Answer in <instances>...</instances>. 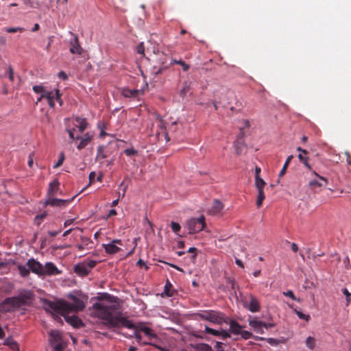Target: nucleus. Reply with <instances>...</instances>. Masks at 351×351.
I'll use <instances>...</instances> for the list:
<instances>
[{"label":"nucleus","mask_w":351,"mask_h":351,"mask_svg":"<svg viewBox=\"0 0 351 351\" xmlns=\"http://www.w3.org/2000/svg\"><path fill=\"white\" fill-rule=\"evenodd\" d=\"M95 315L104 321V324L108 327H119L122 326L129 329H136V326L132 321L123 317L116 304L101 301L95 303L92 306Z\"/></svg>","instance_id":"nucleus-1"},{"label":"nucleus","mask_w":351,"mask_h":351,"mask_svg":"<svg viewBox=\"0 0 351 351\" xmlns=\"http://www.w3.org/2000/svg\"><path fill=\"white\" fill-rule=\"evenodd\" d=\"M69 298L71 300V302L64 300L57 301L47 300L44 303V308L46 311L53 315L65 316L70 313L81 311L85 308L87 300L86 297L69 295Z\"/></svg>","instance_id":"nucleus-2"},{"label":"nucleus","mask_w":351,"mask_h":351,"mask_svg":"<svg viewBox=\"0 0 351 351\" xmlns=\"http://www.w3.org/2000/svg\"><path fill=\"white\" fill-rule=\"evenodd\" d=\"M66 124V131L69 135L71 141H75L74 132L77 128L80 132H83L88 125V123L85 119L76 117L74 118L65 119Z\"/></svg>","instance_id":"nucleus-3"},{"label":"nucleus","mask_w":351,"mask_h":351,"mask_svg":"<svg viewBox=\"0 0 351 351\" xmlns=\"http://www.w3.org/2000/svg\"><path fill=\"white\" fill-rule=\"evenodd\" d=\"M195 319L206 320L214 324H221L223 321V315L215 311H202L195 314Z\"/></svg>","instance_id":"nucleus-4"},{"label":"nucleus","mask_w":351,"mask_h":351,"mask_svg":"<svg viewBox=\"0 0 351 351\" xmlns=\"http://www.w3.org/2000/svg\"><path fill=\"white\" fill-rule=\"evenodd\" d=\"M206 225L205 217L201 215L199 218H191L186 223L189 234H194L202 230Z\"/></svg>","instance_id":"nucleus-5"},{"label":"nucleus","mask_w":351,"mask_h":351,"mask_svg":"<svg viewBox=\"0 0 351 351\" xmlns=\"http://www.w3.org/2000/svg\"><path fill=\"white\" fill-rule=\"evenodd\" d=\"M45 94H46L45 99L51 108H54L56 100L59 103L60 106L62 105L63 102L58 89L49 90L46 88V93Z\"/></svg>","instance_id":"nucleus-6"},{"label":"nucleus","mask_w":351,"mask_h":351,"mask_svg":"<svg viewBox=\"0 0 351 351\" xmlns=\"http://www.w3.org/2000/svg\"><path fill=\"white\" fill-rule=\"evenodd\" d=\"M122 241L120 239H114L108 244H103L102 246L105 249L106 253L114 254L120 251V247L118 245H121Z\"/></svg>","instance_id":"nucleus-7"},{"label":"nucleus","mask_w":351,"mask_h":351,"mask_svg":"<svg viewBox=\"0 0 351 351\" xmlns=\"http://www.w3.org/2000/svg\"><path fill=\"white\" fill-rule=\"evenodd\" d=\"M28 265L32 273L38 276H43V265L40 262L34 258H30L28 260Z\"/></svg>","instance_id":"nucleus-8"},{"label":"nucleus","mask_w":351,"mask_h":351,"mask_svg":"<svg viewBox=\"0 0 351 351\" xmlns=\"http://www.w3.org/2000/svg\"><path fill=\"white\" fill-rule=\"evenodd\" d=\"M313 174L317 178V180H312L309 182L308 185L311 189H316L319 187L326 186L328 184V180L326 178L318 175L315 171Z\"/></svg>","instance_id":"nucleus-9"},{"label":"nucleus","mask_w":351,"mask_h":351,"mask_svg":"<svg viewBox=\"0 0 351 351\" xmlns=\"http://www.w3.org/2000/svg\"><path fill=\"white\" fill-rule=\"evenodd\" d=\"M71 34L73 38L69 41V45L71 46L69 51L73 54L82 55L83 49L79 43L78 36L74 34Z\"/></svg>","instance_id":"nucleus-10"},{"label":"nucleus","mask_w":351,"mask_h":351,"mask_svg":"<svg viewBox=\"0 0 351 351\" xmlns=\"http://www.w3.org/2000/svg\"><path fill=\"white\" fill-rule=\"evenodd\" d=\"M21 300L18 298H7L3 302V306H5V311H13L14 308H18L20 306Z\"/></svg>","instance_id":"nucleus-11"},{"label":"nucleus","mask_w":351,"mask_h":351,"mask_svg":"<svg viewBox=\"0 0 351 351\" xmlns=\"http://www.w3.org/2000/svg\"><path fill=\"white\" fill-rule=\"evenodd\" d=\"M43 276H54L60 274V271L57 267L51 262L47 263L43 265Z\"/></svg>","instance_id":"nucleus-12"},{"label":"nucleus","mask_w":351,"mask_h":351,"mask_svg":"<svg viewBox=\"0 0 351 351\" xmlns=\"http://www.w3.org/2000/svg\"><path fill=\"white\" fill-rule=\"evenodd\" d=\"M93 136L88 132L85 133L82 136H75V140H80V143L77 145V148L79 150L82 149L86 146L88 145V143H90L92 140Z\"/></svg>","instance_id":"nucleus-13"},{"label":"nucleus","mask_w":351,"mask_h":351,"mask_svg":"<svg viewBox=\"0 0 351 351\" xmlns=\"http://www.w3.org/2000/svg\"><path fill=\"white\" fill-rule=\"evenodd\" d=\"M122 95L125 97L130 98H137L141 95L144 94L143 89H129L128 88H124L122 90Z\"/></svg>","instance_id":"nucleus-14"},{"label":"nucleus","mask_w":351,"mask_h":351,"mask_svg":"<svg viewBox=\"0 0 351 351\" xmlns=\"http://www.w3.org/2000/svg\"><path fill=\"white\" fill-rule=\"evenodd\" d=\"M249 325L253 328V330L258 334L263 335V322L257 319H252L249 321Z\"/></svg>","instance_id":"nucleus-15"},{"label":"nucleus","mask_w":351,"mask_h":351,"mask_svg":"<svg viewBox=\"0 0 351 351\" xmlns=\"http://www.w3.org/2000/svg\"><path fill=\"white\" fill-rule=\"evenodd\" d=\"M49 341L50 345L63 341L60 332L58 330H53L49 332Z\"/></svg>","instance_id":"nucleus-16"},{"label":"nucleus","mask_w":351,"mask_h":351,"mask_svg":"<svg viewBox=\"0 0 351 351\" xmlns=\"http://www.w3.org/2000/svg\"><path fill=\"white\" fill-rule=\"evenodd\" d=\"M75 272L81 276H85L88 275L90 272V270L88 269L87 266L86 265V262L81 263L78 265H77L75 267Z\"/></svg>","instance_id":"nucleus-17"},{"label":"nucleus","mask_w":351,"mask_h":351,"mask_svg":"<svg viewBox=\"0 0 351 351\" xmlns=\"http://www.w3.org/2000/svg\"><path fill=\"white\" fill-rule=\"evenodd\" d=\"M71 200H64L61 199H56V198H49L45 204L48 205H51L52 206H64L66 204L70 202Z\"/></svg>","instance_id":"nucleus-18"},{"label":"nucleus","mask_w":351,"mask_h":351,"mask_svg":"<svg viewBox=\"0 0 351 351\" xmlns=\"http://www.w3.org/2000/svg\"><path fill=\"white\" fill-rule=\"evenodd\" d=\"M46 87L41 86V85H36L33 86V90L36 93L38 94L40 96L37 99V101L36 104H37L38 102H40L43 99H45V94L46 93Z\"/></svg>","instance_id":"nucleus-19"},{"label":"nucleus","mask_w":351,"mask_h":351,"mask_svg":"<svg viewBox=\"0 0 351 351\" xmlns=\"http://www.w3.org/2000/svg\"><path fill=\"white\" fill-rule=\"evenodd\" d=\"M250 301L247 308L252 313L258 312L260 311V305L258 300L253 295H250Z\"/></svg>","instance_id":"nucleus-20"},{"label":"nucleus","mask_w":351,"mask_h":351,"mask_svg":"<svg viewBox=\"0 0 351 351\" xmlns=\"http://www.w3.org/2000/svg\"><path fill=\"white\" fill-rule=\"evenodd\" d=\"M66 321L72 325L75 328H79L80 326H82V322L81 319H80L77 316L72 315L71 317L66 315L64 316Z\"/></svg>","instance_id":"nucleus-21"},{"label":"nucleus","mask_w":351,"mask_h":351,"mask_svg":"<svg viewBox=\"0 0 351 351\" xmlns=\"http://www.w3.org/2000/svg\"><path fill=\"white\" fill-rule=\"evenodd\" d=\"M223 203L221 201L216 199L213 202L210 212L212 215H217L223 210Z\"/></svg>","instance_id":"nucleus-22"},{"label":"nucleus","mask_w":351,"mask_h":351,"mask_svg":"<svg viewBox=\"0 0 351 351\" xmlns=\"http://www.w3.org/2000/svg\"><path fill=\"white\" fill-rule=\"evenodd\" d=\"M243 326L238 324L234 321H231L230 323V330L234 335H240L242 330Z\"/></svg>","instance_id":"nucleus-23"},{"label":"nucleus","mask_w":351,"mask_h":351,"mask_svg":"<svg viewBox=\"0 0 351 351\" xmlns=\"http://www.w3.org/2000/svg\"><path fill=\"white\" fill-rule=\"evenodd\" d=\"M18 270L19 271L20 275L22 277H26L29 274L30 268H29L28 261L25 265H19L17 266Z\"/></svg>","instance_id":"nucleus-24"},{"label":"nucleus","mask_w":351,"mask_h":351,"mask_svg":"<svg viewBox=\"0 0 351 351\" xmlns=\"http://www.w3.org/2000/svg\"><path fill=\"white\" fill-rule=\"evenodd\" d=\"M138 330L144 332V334L149 339L156 338V334L149 327L145 326H140Z\"/></svg>","instance_id":"nucleus-25"},{"label":"nucleus","mask_w":351,"mask_h":351,"mask_svg":"<svg viewBox=\"0 0 351 351\" xmlns=\"http://www.w3.org/2000/svg\"><path fill=\"white\" fill-rule=\"evenodd\" d=\"M316 343V339L312 336H308L305 340V345L310 350H313L315 348Z\"/></svg>","instance_id":"nucleus-26"},{"label":"nucleus","mask_w":351,"mask_h":351,"mask_svg":"<svg viewBox=\"0 0 351 351\" xmlns=\"http://www.w3.org/2000/svg\"><path fill=\"white\" fill-rule=\"evenodd\" d=\"M59 182L57 180H54L49 184L48 194L49 195H53L56 193L58 190Z\"/></svg>","instance_id":"nucleus-27"},{"label":"nucleus","mask_w":351,"mask_h":351,"mask_svg":"<svg viewBox=\"0 0 351 351\" xmlns=\"http://www.w3.org/2000/svg\"><path fill=\"white\" fill-rule=\"evenodd\" d=\"M265 182L261 177L255 176V186L258 191H263Z\"/></svg>","instance_id":"nucleus-28"},{"label":"nucleus","mask_w":351,"mask_h":351,"mask_svg":"<svg viewBox=\"0 0 351 351\" xmlns=\"http://www.w3.org/2000/svg\"><path fill=\"white\" fill-rule=\"evenodd\" d=\"M171 288V284L169 281H167L164 287V291L162 294H165L167 297L172 296L173 295V290Z\"/></svg>","instance_id":"nucleus-29"},{"label":"nucleus","mask_w":351,"mask_h":351,"mask_svg":"<svg viewBox=\"0 0 351 351\" xmlns=\"http://www.w3.org/2000/svg\"><path fill=\"white\" fill-rule=\"evenodd\" d=\"M66 346V344L64 341L54 344H51L53 351H63Z\"/></svg>","instance_id":"nucleus-30"},{"label":"nucleus","mask_w":351,"mask_h":351,"mask_svg":"<svg viewBox=\"0 0 351 351\" xmlns=\"http://www.w3.org/2000/svg\"><path fill=\"white\" fill-rule=\"evenodd\" d=\"M293 158V156L290 155L287 157L281 171L279 173V177H282L285 173L287 167L289 166L291 159Z\"/></svg>","instance_id":"nucleus-31"},{"label":"nucleus","mask_w":351,"mask_h":351,"mask_svg":"<svg viewBox=\"0 0 351 351\" xmlns=\"http://www.w3.org/2000/svg\"><path fill=\"white\" fill-rule=\"evenodd\" d=\"M265 194L263 191H258V196L256 199V206L258 208H260L263 202L265 199Z\"/></svg>","instance_id":"nucleus-32"},{"label":"nucleus","mask_w":351,"mask_h":351,"mask_svg":"<svg viewBox=\"0 0 351 351\" xmlns=\"http://www.w3.org/2000/svg\"><path fill=\"white\" fill-rule=\"evenodd\" d=\"M205 332L206 333L212 335L213 336H219L222 333H225L226 335V332H220L217 330L209 328L208 326L205 327Z\"/></svg>","instance_id":"nucleus-33"},{"label":"nucleus","mask_w":351,"mask_h":351,"mask_svg":"<svg viewBox=\"0 0 351 351\" xmlns=\"http://www.w3.org/2000/svg\"><path fill=\"white\" fill-rule=\"evenodd\" d=\"M294 312L295 313V314L298 315V317L301 319H304L306 322H308L311 319V317L309 315H307V314H304L302 312H301L300 311H298L297 309H295L294 310Z\"/></svg>","instance_id":"nucleus-34"},{"label":"nucleus","mask_w":351,"mask_h":351,"mask_svg":"<svg viewBox=\"0 0 351 351\" xmlns=\"http://www.w3.org/2000/svg\"><path fill=\"white\" fill-rule=\"evenodd\" d=\"M298 158L300 162H302L308 169H311V167L308 162V158L307 156H303L302 154L298 155Z\"/></svg>","instance_id":"nucleus-35"},{"label":"nucleus","mask_w":351,"mask_h":351,"mask_svg":"<svg viewBox=\"0 0 351 351\" xmlns=\"http://www.w3.org/2000/svg\"><path fill=\"white\" fill-rule=\"evenodd\" d=\"M173 62L175 64H180L182 67V69L184 71H186L189 70V65L186 64L184 61H182V60H173Z\"/></svg>","instance_id":"nucleus-36"},{"label":"nucleus","mask_w":351,"mask_h":351,"mask_svg":"<svg viewBox=\"0 0 351 351\" xmlns=\"http://www.w3.org/2000/svg\"><path fill=\"white\" fill-rule=\"evenodd\" d=\"M171 229L176 234H178V232L181 229V227L180 226L179 223H176V222H174V221H171Z\"/></svg>","instance_id":"nucleus-37"},{"label":"nucleus","mask_w":351,"mask_h":351,"mask_svg":"<svg viewBox=\"0 0 351 351\" xmlns=\"http://www.w3.org/2000/svg\"><path fill=\"white\" fill-rule=\"evenodd\" d=\"M138 330H139L138 327H136V329H134V332L133 335H130V337H131V338L135 337L136 339V340L138 341V342L140 343L142 339V337L138 332Z\"/></svg>","instance_id":"nucleus-38"},{"label":"nucleus","mask_w":351,"mask_h":351,"mask_svg":"<svg viewBox=\"0 0 351 351\" xmlns=\"http://www.w3.org/2000/svg\"><path fill=\"white\" fill-rule=\"evenodd\" d=\"M5 30L8 32V33H14V32H23L24 30V29L23 27H8V28H5Z\"/></svg>","instance_id":"nucleus-39"},{"label":"nucleus","mask_w":351,"mask_h":351,"mask_svg":"<svg viewBox=\"0 0 351 351\" xmlns=\"http://www.w3.org/2000/svg\"><path fill=\"white\" fill-rule=\"evenodd\" d=\"M64 160V155L63 153H61L60 154V158H59V160H58V162L53 165V168L54 169H56L58 167H59L60 166H61L63 163Z\"/></svg>","instance_id":"nucleus-40"},{"label":"nucleus","mask_w":351,"mask_h":351,"mask_svg":"<svg viewBox=\"0 0 351 351\" xmlns=\"http://www.w3.org/2000/svg\"><path fill=\"white\" fill-rule=\"evenodd\" d=\"M342 293L346 295V306H348L350 302V293H349L348 290L346 288H343L342 289Z\"/></svg>","instance_id":"nucleus-41"},{"label":"nucleus","mask_w":351,"mask_h":351,"mask_svg":"<svg viewBox=\"0 0 351 351\" xmlns=\"http://www.w3.org/2000/svg\"><path fill=\"white\" fill-rule=\"evenodd\" d=\"M240 335L244 339H250L251 337H252V332L247 331V330H242Z\"/></svg>","instance_id":"nucleus-42"},{"label":"nucleus","mask_w":351,"mask_h":351,"mask_svg":"<svg viewBox=\"0 0 351 351\" xmlns=\"http://www.w3.org/2000/svg\"><path fill=\"white\" fill-rule=\"evenodd\" d=\"M283 295L287 297H289L292 300H297L300 302L299 299H297L293 293V292L291 290H289L287 291L283 292Z\"/></svg>","instance_id":"nucleus-43"},{"label":"nucleus","mask_w":351,"mask_h":351,"mask_svg":"<svg viewBox=\"0 0 351 351\" xmlns=\"http://www.w3.org/2000/svg\"><path fill=\"white\" fill-rule=\"evenodd\" d=\"M97 262L93 260L88 261V262H86V265L87 266L88 269L90 271L92 268H93L96 265Z\"/></svg>","instance_id":"nucleus-44"},{"label":"nucleus","mask_w":351,"mask_h":351,"mask_svg":"<svg viewBox=\"0 0 351 351\" xmlns=\"http://www.w3.org/2000/svg\"><path fill=\"white\" fill-rule=\"evenodd\" d=\"M137 52H138L139 54H141V55H144V54H145V48H144L143 43H141L137 46Z\"/></svg>","instance_id":"nucleus-45"},{"label":"nucleus","mask_w":351,"mask_h":351,"mask_svg":"<svg viewBox=\"0 0 351 351\" xmlns=\"http://www.w3.org/2000/svg\"><path fill=\"white\" fill-rule=\"evenodd\" d=\"M125 154L127 155V156H132V155H134L137 153V152L133 148H130V149H126L125 151H124Z\"/></svg>","instance_id":"nucleus-46"},{"label":"nucleus","mask_w":351,"mask_h":351,"mask_svg":"<svg viewBox=\"0 0 351 351\" xmlns=\"http://www.w3.org/2000/svg\"><path fill=\"white\" fill-rule=\"evenodd\" d=\"M8 78L10 81L14 80V71L10 66H8Z\"/></svg>","instance_id":"nucleus-47"},{"label":"nucleus","mask_w":351,"mask_h":351,"mask_svg":"<svg viewBox=\"0 0 351 351\" xmlns=\"http://www.w3.org/2000/svg\"><path fill=\"white\" fill-rule=\"evenodd\" d=\"M46 216V214H42L40 215H37L35 217V222L38 225L41 220H43Z\"/></svg>","instance_id":"nucleus-48"},{"label":"nucleus","mask_w":351,"mask_h":351,"mask_svg":"<svg viewBox=\"0 0 351 351\" xmlns=\"http://www.w3.org/2000/svg\"><path fill=\"white\" fill-rule=\"evenodd\" d=\"M267 343L272 346H276L278 343V341L274 338H268L267 339Z\"/></svg>","instance_id":"nucleus-49"},{"label":"nucleus","mask_w":351,"mask_h":351,"mask_svg":"<svg viewBox=\"0 0 351 351\" xmlns=\"http://www.w3.org/2000/svg\"><path fill=\"white\" fill-rule=\"evenodd\" d=\"M95 177H96V173L95 171H91L89 174V180H90V183H93L95 180Z\"/></svg>","instance_id":"nucleus-50"},{"label":"nucleus","mask_w":351,"mask_h":351,"mask_svg":"<svg viewBox=\"0 0 351 351\" xmlns=\"http://www.w3.org/2000/svg\"><path fill=\"white\" fill-rule=\"evenodd\" d=\"M23 3L30 8H34V3L32 0H22Z\"/></svg>","instance_id":"nucleus-51"},{"label":"nucleus","mask_w":351,"mask_h":351,"mask_svg":"<svg viewBox=\"0 0 351 351\" xmlns=\"http://www.w3.org/2000/svg\"><path fill=\"white\" fill-rule=\"evenodd\" d=\"M33 156L34 154H31L29 155V157H28V166L29 167H32L33 166V164H34V158H33Z\"/></svg>","instance_id":"nucleus-52"},{"label":"nucleus","mask_w":351,"mask_h":351,"mask_svg":"<svg viewBox=\"0 0 351 351\" xmlns=\"http://www.w3.org/2000/svg\"><path fill=\"white\" fill-rule=\"evenodd\" d=\"M58 77H59V78H60L63 80H65L67 79V75L64 71H60L58 73Z\"/></svg>","instance_id":"nucleus-53"},{"label":"nucleus","mask_w":351,"mask_h":351,"mask_svg":"<svg viewBox=\"0 0 351 351\" xmlns=\"http://www.w3.org/2000/svg\"><path fill=\"white\" fill-rule=\"evenodd\" d=\"M189 90V86H184L180 91V93L182 96H184L186 95V93L188 92V90Z\"/></svg>","instance_id":"nucleus-54"},{"label":"nucleus","mask_w":351,"mask_h":351,"mask_svg":"<svg viewBox=\"0 0 351 351\" xmlns=\"http://www.w3.org/2000/svg\"><path fill=\"white\" fill-rule=\"evenodd\" d=\"M73 222V219H67L64 221V227H66L68 226H70L71 224H72Z\"/></svg>","instance_id":"nucleus-55"},{"label":"nucleus","mask_w":351,"mask_h":351,"mask_svg":"<svg viewBox=\"0 0 351 351\" xmlns=\"http://www.w3.org/2000/svg\"><path fill=\"white\" fill-rule=\"evenodd\" d=\"M291 250H292L294 252H298V245H297V244H296V243H291Z\"/></svg>","instance_id":"nucleus-56"},{"label":"nucleus","mask_w":351,"mask_h":351,"mask_svg":"<svg viewBox=\"0 0 351 351\" xmlns=\"http://www.w3.org/2000/svg\"><path fill=\"white\" fill-rule=\"evenodd\" d=\"M60 232V230H58V231H49V234L51 236V237H56L57 234H58Z\"/></svg>","instance_id":"nucleus-57"},{"label":"nucleus","mask_w":351,"mask_h":351,"mask_svg":"<svg viewBox=\"0 0 351 351\" xmlns=\"http://www.w3.org/2000/svg\"><path fill=\"white\" fill-rule=\"evenodd\" d=\"M263 327L265 329H268L269 328H272L274 325L273 324H267L265 322H263Z\"/></svg>","instance_id":"nucleus-58"},{"label":"nucleus","mask_w":351,"mask_h":351,"mask_svg":"<svg viewBox=\"0 0 351 351\" xmlns=\"http://www.w3.org/2000/svg\"><path fill=\"white\" fill-rule=\"evenodd\" d=\"M117 215V211H116V210H114V209H111V210L109 211L108 217L114 216V215Z\"/></svg>","instance_id":"nucleus-59"},{"label":"nucleus","mask_w":351,"mask_h":351,"mask_svg":"<svg viewBox=\"0 0 351 351\" xmlns=\"http://www.w3.org/2000/svg\"><path fill=\"white\" fill-rule=\"evenodd\" d=\"M261 168L256 167L255 168V176L260 177Z\"/></svg>","instance_id":"nucleus-60"},{"label":"nucleus","mask_w":351,"mask_h":351,"mask_svg":"<svg viewBox=\"0 0 351 351\" xmlns=\"http://www.w3.org/2000/svg\"><path fill=\"white\" fill-rule=\"evenodd\" d=\"M235 263H236V264H237L238 266H239V267H243V263H242V261H241V260H239V259H236Z\"/></svg>","instance_id":"nucleus-61"},{"label":"nucleus","mask_w":351,"mask_h":351,"mask_svg":"<svg viewBox=\"0 0 351 351\" xmlns=\"http://www.w3.org/2000/svg\"><path fill=\"white\" fill-rule=\"evenodd\" d=\"M297 150H298V152H302V154H304V155L307 154V151H306V149H302V148H301V147H300L297 148Z\"/></svg>","instance_id":"nucleus-62"},{"label":"nucleus","mask_w":351,"mask_h":351,"mask_svg":"<svg viewBox=\"0 0 351 351\" xmlns=\"http://www.w3.org/2000/svg\"><path fill=\"white\" fill-rule=\"evenodd\" d=\"M39 25L38 23H36L32 29V32H36L39 29Z\"/></svg>","instance_id":"nucleus-63"},{"label":"nucleus","mask_w":351,"mask_h":351,"mask_svg":"<svg viewBox=\"0 0 351 351\" xmlns=\"http://www.w3.org/2000/svg\"><path fill=\"white\" fill-rule=\"evenodd\" d=\"M119 199H114L112 201V204H111V206H115L118 204L119 203Z\"/></svg>","instance_id":"nucleus-64"}]
</instances>
